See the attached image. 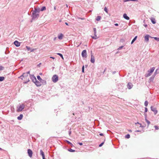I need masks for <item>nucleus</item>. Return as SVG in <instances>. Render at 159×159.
<instances>
[{
    "instance_id": "f257e3e1",
    "label": "nucleus",
    "mask_w": 159,
    "mask_h": 159,
    "mask_svg": "<svg viewBox=\"0 0 159 159\" xmlns=\"http://www.w3.org/2000/svg\"><path fill=\"white\" fill-rule=\"evenodd\" d=\"M40 11V9L39 8H34V10L33 11L31 17L32 19L34 20L37 19L39 17V13Z\"/></svg>"
},
{
    "instance_id": "f03ea898",
    "label": "nucleus",
    "mask_w": 159,
    "mask_h": 159,
    "mask_svg": "<svg viewBox=\"0 0 159 159\" xmlns=\"http://www.w3.org/2000/svg\"><path fill=\"white\" fill-rule=\"evenodd\" d=\"M19 78H20L22 80L24 81H25L24 83L25 84L28 83L30 81L29 75H28L27 73H23V74Z\"/></svg>"
},
{
    "instance_id": "7ed1b4c3",
    "label": "nucleus",
    "mask_w": 159,
    "mask_h": 159,
    "mask_svg": "<svg viewBox=\"0 0 159 159\" xmlns=\"http://www.w3.org/2000/svg\"><path fill=\"white\" fill-rule=\"evenodd\" d=\"M25 107V105L23 104H20L19 106L17 107V111L20 112L22 111Z\"/></svg>"
},
{
    "instance_id": "20e7f679",
    "label": "nucleus",
    "mask_w": 159,
    "mask_h": 159,
    "mask_svg": "<svg viewBox=\"0 0 159 159\" xmlns=\"http://www.w3.org/2000/svg\"><path fill=\"white\" fill-rule=\"evenodd\" d=\"M52 81L54 83L57 82L58 80V77L57 75H54L52 78Z\"/></svg>"
},
{
    "instance_id": "39448f33",
    "label": "nucleus",
    "mask_w": 159,
    "mask_h": 159,
    "mask_svg": "<svg viewBox=\"0 0 159 159\" xmlns=\"http://www.w3.org/2000/svg\"><path fill=\"white\" fill-rule=\"evenodd\" d=\"M154 67H152L151 68L150 70H148V73L146 75V77H148L150 76L151 75L152 73L154 71Z\"/></svg>"
},
{
    "instance_id": "423d86ee",
    "label": "nucleus",
    "mask_w": 159,
    "mask_h": 159,
    "mask_svg": "<svg viewBox=\"0 0 159 159\" xmlns=\"http://www.w3.org/2000/svg\"><path fill=\"white\" fill-rule=\"evenodd\" d=\"M82 56L83 57L86 58L87 57V52L86 50L83 51L81 53Z\"/></svg>"
},
{
    "instance_id": "0eeeda50",
    "label": "nucleus",
    "mask_w": 159,
    "mask_h": 159,
    "mask_svg": "<svg viewBox=\"0 0 159 159\" xmlns=\"http://www.w3.org/2000/svg\"><path fill=\"white\" fill-rule=\"evenodd\" d=\"M91 59L90 61L92 63H94L95 62V58L94 56H93V54L92 53V51L91 52Z\"/></svg>"
},
{
    "instance_id": "6e6552de",
    "label": "nucleus",
    "mask_w": 159,
    "mask_h": 159,
    "mask_svg": "<svg viewBox=\"0 0 159 159\" xmlns=\"http://www.w3.org/2000/svg\"><path fill=\"white\" fill-rule=\"evenodd\" d=\"M151 110L154 112L155 115H156L157 114V109L156 107H153L152 106L151 107Z\"/></svg>"
},
{
    "instance_id": "1a4fd4ad",
    "label": "nucleus",
    "mask_w": 159,
    "mask_h": 159,
    "mask_svg": "<svg viewBox=\"0 0 159 159\" xmlns=\"http://www.w3.org/2000/svg\"><path fill=\"white\" fill-rule=\"evenodd\" d=\"M93 31L94 36H92V37L93 39H96L97 38V37L96 35V28H93Z\"/></svg>"
},
{
    "instance_id": "9d476101",
    "label": "nucleus",
    "mask_w": 159,
    "mask_h": 159,
    "mask_svg": "<svg viewBox=\"0 0 159 159\" xmlns=\"http://www.w3.org/2000/svg\"><path fill=\"white\" fill-rule=\"evenodd\" d=\"M31 79L32 80L33 82H34L37 80L36 77L34 75H30V76Z\"/></svg>"
},
{
    "instance_id": "9b49d317",
    "label": "nucleus",
    "mask_w": 159,
    "mask_h": 159,
    "mask_svg": "<svg viewBox=\"0 0 159 159\" xmlns=\"http://www.w3.org/2000/svg\"><path fill=\"white\" fill-rule=\"evenodd\" d=\"M28 153L29 156L30 157H31L32 156L33 152L30 149H28Z\"/></svg>"
},
{
    "instance_id": "f8f14e48",
    "label": "nucleus",
    "mask_w": 159,
    "mask_h": 159,
    "mask_svg": "<svg viewBox=\"0 0 159 159\" xmlns=\"http://www.w3.org/2000/svg\"><path fill=\"white\" fill-rule=\"evenodd\" d=\"M133 84L131 83H129L127 85V87L129 89H131L133 87Z\"/></svg>"
},
{
    "instance_id": "ddd939ff",
    "label": "nucleus",
    "mask_w": 159,
    "mask_h": 159,
    "mask_svg": "<svg viewBox=\"0 0 159 159\" xmlns=\"http://www.w3.org/2000/svg\"><path fill=\"white\" fill-rule=\"evenodd\" d=\"M149 37H151L149 35H146L144 37V39L145 41L146 42H148L149 41Z\"/></svg>"
},
{
    "instance_id": "4468645a",
    "label": "nucleus",
    "mask_w": 159,
    "mask_h": 159,
    "mask_svg": "<svg viewBox=\"0 0 159 159\" xmlns=\"http://www.w3.org/2000/svg\"><path fill=\"white\" fill-rule=\"evenodd\" d=\"M34 83L37 86H40L41 85L40 82L37 80L36 81H35Z\"/></svg>"
},
{
    "instance_id": "2eb2a0df",
    "label": "nucleus",
    "mask_w": 159,
    "mask_h": 159,
    "mask_svg": "<svg viewBox=\"0 0 159 159\" xmlns=\"http://www.w3.org/2000/svg\"><path fill=\"white\" fill-rule=\"evenodd\" d=\"M14 43L17 47H19L20 45V43L17 41H15L14 42Z\"/></svg>"
},
{
    "instance_id": "dca6fc26",
    "label": "nucleus",
    "mask_w": 159,
    "mask_h": 159,
    "mask_svg": "<svg viewBox=\"0 0 159 159\" xmlns=\"http://www.w3.org/2000/svg\"><path fill=\"white\" fill-rule=\"evenodd\" d=\"M40 155L42 157L43 159H46L45 158V155H44V152H43V151L42 150H40Z\"/></svg>"
},
{
    "instance_id": "f3484780",
    "label": "nucleus",
    "mask_w": 159,
    "mask_h": 159,
    "mask_svg": "<svg viewBox=\"0 0 159 159\" xmlns=\"http://www.w3.org/2000/svg\"><path fill=\"white\" fill-rule=\"evenodd\" d=\"M123 17L127 20H129V17L127 16L126 13H125L123 15Z\"/></svg>"
},
{
    "instance_id": "a211bd4d",
    "label": "nucleus",
    "mask_w": 159,
    "mask_h": 159,
    "mask_svg": "<svg viewBox=\"0 0 159 159\" xmlns=\"http://www.w3.org/2000/svg\"><path fill=\"white\" fill-rule=\"evenodd\" d=\"M26 49L28 51H29V50H30V52H33L34 50V49H31V48L28 47V46H26Z\"/></svg>"
},
{
    "instance_id": "6ab92c4d",
    "label": "nucleus",
    "mask_w": 159,
    "mask_h": 159,
    "mask_svg": "<svg viewBox=\"0 0 159 159\" xmlns=\"http://www.w3.org/2000/svg\"><path fill=\"white\" fill-rule=\"evenodd\" d=\"M23 115L22 114H20L19 116L17 117V119L18 120H21L23 118Z\"/></svg>"
},
{
    "instance_id": "aec40b11",
    "label": "nucleus",
    "mask_w": 159,
    "mask_h": 159,
    "mask_svg": "<svg viewBox=\"0 0 159 159\" xmlns=\"http://www.w3.org/2000/svg\"><path fill=\"white\" fill-rule=\"evenodd\" d=\"M63 35L62 34H61L60 35L58 36V38L60 40H61L62 39Z\"/></svg>"
},
{
    "instance_id": "412c9836",
    "label": "nucleus",
    "mask_w": 159,
    "mask_h": 159,
    "mask_svg": "<svg viewBox=\"0 0 159 159\" xmlns=\"http://www.w3.org/2000/svg\"><path fill=\"white\" fill-rule=\"evenodd\" d=\"M137 36H136L134 39L132 40L131 42V44H132L136 40L137 38Z\"/></svg>"
},
{
    "instance_id": "4be33fe9",
    "label": "nucleus",
    "mask_w": 159,
    "mask_h": 159,
    "mask_svg": "<svg viewBox=\"0 0 159 159\" xmlns=\"http://www.w3.org/2000/svg\"><path fill=\"white\" fill-rule=\"evenodd\" d=\"M151 22H152V23L153 24H155L156 23V21L154 19L152 18L151 19Z\"/></svg>"
},
{
    "instance_id": "5701e85b",
    "label": "nucleus",
    "mask_w": 159,
    "mask_h": 159,
    "mask_svg": "<svg viewBox=\"0 0 159 159\" xmlns=\"http://www.w3.org/2000/svg\"><path fill=\"white\" fill-rule=\"evenodd\" d=\"M46 10V8L45 7L43 6V7L41 8V10H40V11H43L45 10Z\"/></svg>"
},
{
    "instance_id": "b1692460",
    "label": "nucleus",
    "mask_w": 159,
    "mask_h": 159,
    "mask_svg": "<svg viewBox=\"0 0 159 159\" xmlns=\"http://www.w3.org/2000/svg\"><path fill=\"white\" fill-rule=\"evenodd\" d=\"M37 78L38 80H39L40 82H42V79L38 75L37 76Z\"/></svg>"
},
{
    "instance_id": "393cba45",
    "label": "nucleus",
    "mask_w": 159,
    "mask_h": 159,
    "mask_svg": "<svg viewBox=\"0 0 159 159\" xmlns=\"http://www.w3.org/2000/svg\"><path fill=\"white\" fill-rule=\"evenodd\" d=\"M101 18V17L100 16H97L96 20L97 21H99L100 20Z\"/></svg>"
},
{
    "instance_id": "a878e982",
    "label": "nucleus",
    "mask_w": 159,
    "mask_h": 159,
    "mask_svg": "<svg viewBox=\"0 0 159 159\" xmlns=\"http://www.w3.org/2000/svg\"><path fill=\"white\" fill-rule=\"evenodd\" d=\"M57 54L58 55H59V56H60L63 59V55H62L60 53H57Z\"/></svg>"
},
{
    "instance_id": "bb28decb",
    "label": "nucleus",
    "mask_w": 159,
    "mask_h": 159,
    "mask_svg": "<svg viewBox=\"0 0 159 159\" xmlns=\"http://www.w3.org/2000/svg\"><path fill=\"white\" fill-rule=\"evenodd\" d=\"M4 77H0V81H2L4 80Z\"/></svg>"
},
{
    "instance_id": "cd10ccee",
    "label": "nucleus",
    "mask_w": 159,
    "mask_h": 159,
    "mask_svg": "<svg viewBox=\"0 0 159 159\" xmlns=\"http://www.w3.org/2000/svg\"><path fill=\"white\" fill-rule=\"evenodd\" d=\"M130 137V135L129 134H127L125 136V138L129 139Z\"/></svg>"
},
{
    "instance_id": "c85d7f7f",
    "label": "nucleus",
    "mask_w": 159,
    "mask_h": 159,
    "mask_svg": "<svg viewBox=\"0 0 159 159\" xmlns=\"http://www.w3.org/2000/svg\"><path fill=\"white\" fill-rule=\"evenodd\" d=\"M145 120H146V122L148 124V125H149L150 124V122L149 120H147L146 117H145Z\"/></svg>"
},
{
    "instance_id": "c756f323",
    "label": "nucleus",
    "mask_w": 159,
    "mask_h": 159,
    "mask_svg": "<svg viewBox=\"0 0 159 159\" xmlns=\"http://www.w3.org/2000/svg\"><path fill=\"white\" fill-rule=\"evenodd\" d=\"M148 104V102L147 101H145L144 103V105L145 106L147 107V106Z\"/></svg>"
},
{
    "instance_id": "7c9ffc66",
    "label": "nucleus",
    "mask_w": 159,
    "mask_h": 159,
    "mask_svg": "<svg viewBox=\"0 0 159 159\" xmlns=\"http://www.w3.org/2000/svg\"><path fill=\"white\" fill-rule=\"evenodd\" d=\"M40 83L42 82V83L44 84H46V82L45 80H42V82H40Z\"/></svg>"
},
{
    "instance_id": "2f4dec72",
    "label": "nucleus",
    "mask_w": 159,
    "mask_h": 159,
    "mask_svg": "<svg viewBox=\"0 0 159 159\" xmlns=\"http://www.w3.org/2000/svg\"><path fill=\"white\" fill-rule=\"evenodd\" d=\"M104 11L107 12V13H108V10L107 8L106 7H105L104 8Z\"/></svg>"
},
{
    "instance_id": "473e14b6",
    "label": "nucleus",
    "mask_w": 159,
    "mask_h": 159,
    "mask_svg": "<svg viewBox=\"0 0 159 159\" xmlns=\"http://www.w3.org/2000/svg\"><path fill=\"white\" fill-rule=\"evenodd\" d=\"M154 76H152V77H151L150 78V81L153 80V79H154Z\"/></svg>"
},
{
    "instance_id": "72a5a7b5",
    "label": "nucleus",
    "mask_w": 159,
    "mask_h": 159,
    "mask_svg": "<svg viewBox=\"0 0 159 159\" xmlns=\"http://www.w3.org/2000/svg\"><path fill=\"white\" fill-rule=\"evenodd\" d=\"M4 67L0 65V70H3Z\"/></svg>"
},
{
    "instance_id": "f704fd0d",
    "label": "nucleus",
    "mask_w": 159,
    "mask_h": 159,
    "mask_svg": "<svg viewBox=\"0 0 159 159\" xmlns=\"http://www.w3.org/2000/svg\"><path fill=\"white\" fill-rule=\"evenodd\" d=\"M68 150L69 151H70V152H73L75 151V150H73L71 149H70L69 150Z\"/></svg>"
},
{
    "instance_id": "c9c22d12",
    "label": "nucleus",
    "mask_w": 159,
    "mask_h": 159,
    "mask_svg": "<svg viewBox=\"0 0 159 159\" xmlns=\"http://www.w3.org/2000/svg\"><path fill=\"white\" fill-rule=\"evenodd\" d=\"M66 142L68 144H69L70 145H72V143H71L70 142H69V141H68V140H66Z\"/></svg>"
},
{
    "instance_id": "e433bc0d",
    "label": "nucleus",
    "mask_w": 159,
    "mask_h": 159,
    "mask_svg": "<svg viewBox=\"0 0 159 159\" xmlns=\"http://www.w3.org/2000/svg\"><path fill=\"white\" fill-rule=\"evenodd\" d=\"M104 143V142H103L101 143L99 146V147H102Z\"/></svg>"
},
{
    "instance_id": "4c0bfd02",
    "label": "nucleus",
    "mask_w": 159,
    "mask_h": 159,
    "mask_svg": "<svg viewBox=\"0 0 159 159\" xmlns=\"http://www.w3.org/2000/svg\"><path fill=\"white\" fill-rule=\"evenodd\" d=\"M123 46H120V47L118 48V50H120V49H122L123 47Z\"/></svg>"
},
{
    "instance_id": "58836bf2",
    "label": "nucleus",
    "mask_w": 159,
    "mask_h": 159,
    "mask_svg": "<svg viewBox=\"0 0 159 159\" xmlns=\"http://www.w3.org/2000/svg\"><path fill=\"white\" fill-rule=\"evenodd\" d=\"M82 72H84V66H83L82 67Z\"/></svg>"
},
{
    "instance_id": "ea45409f",
    "label": "nucleus",
    "mask_w": 159,
    "mask_h": 159,
    "mask_svg": "<svg viewBox=\"0 0 159 159\" xmlns=\"http://www.w3.org/2000/svg\"><path fill=\"white\" fill-rule=\"evenodd\" d=\"M154 39L156 40H157L158 41H159V38L157 37H154Z\"/></svg>"
},
{
    "instance_id": "a19ab883",
    "label": "nucleus",
    "mask_w": 159,
    "mask_h": 159,
    "mask_svg": "<svg viewBox=\"0 0 159 159\" xmlns=\"http://www.w3.org/2000/svg\"><path fill=\"white\" fill-rule=\"evenodd\" d=\"M154 127L156 130H158L159 129L158 127L157 126H154Z\"/></svg>"
},
{
    "instance_id": "79ce46f5",
    "label": "nucleus",
    "mask_w": 159,
    "mask_h": 159,
    "mask_svg": "<svg viewBox=\"0 0 159 159\" xmlns=\"http://www.w3.org/2000/svg\"><path fill=\"white\" fill-rule=\"evenodd\" d=\"M157 70H156L154 74V75L153 76H155V75H156V74H157Z\"/></svg>"
},
{
    "instance_id": "37998d69",
    "label": "nucleus",
    "mask_w": 159,
    "mask_h": 159,
    "mask_svg": "<svg viewBox=\"0 0 159 159\" xmlns=\"http://www.w3.org/2000/svg\"><path fill=\"white\" fill-rule=\"evenodd\" d=\"M148 111V109L147 107L145 108V112H147Z\"/></svg>"
},
{
    "instance_id": "c03bdc74",
    "label": "nucleus",
    "mask_w": 159,
    "mask_h": 159,
    "mask_svg": "<svg viewBox=\"0 0 159 159\" xmlns=\"http://www.w3.org/2000/svg\"><path fill=\"white\" fill-rule=\"evenodd\" d=\"M123 1L124 2H125L130 1V0H123Z\"/></svg>"
},
{
    "instance_id": "a18cd8bd",
    "label": "nucleus",
    "mask_w": 159,
    "mask_h": 159,
    "mask_svg": "<svg viewBox=\"0 0 159 159\" xmlns=\"http://www.w3.org/2000/svg\"><path fill=\"white\" fill-rule=\"evenodd\" d=\"M78 143L80 145H83V143Z\"/></svg>"
},
{
    "instance_id": "49530a36",
    "label": "nucleus",
    "mask_w": 159,
    "mask_h": 159,
    "mask_svg": "<svg viewBox=\"0 0 159 159\" xmlns=\"http://www.w3.org/2000/svg\"><path fill=\"white\" fill-rule=\"evenodd\" d=\"M30 71H29L26 73H27L28 75H29L28 74H30Z\"/></svg>"
},
{
    "instance_id": "de8ad7c7",
    "label": "nucleus",
    "mask_w": 159,
    "mask_h": 159,
    "mask_svg": "<svg viewBox=\"0 0 159 159\" xmlns=\"http://www.w3.org/2000/svg\"><path fill=\"white\" fill-rule=\"evenodd\" d=\"M99 135L101 136H102L103 135V134L102 133H100L99 134Z\"/></svg>"
},
{
    "instance_id": "09e8293b",
    "label": "nucleus",
    "mask_w": 159,
    "mask_h": 159,
    "mask_svg": "<svg viewBox=\"0 0 159 159\" xmlns=\"http://www.w3.org/2000/svg\"><path fill=\"white\" fill-rule=\"evenodd\" d=\"M71 131H70L69 132V134L70 135L71 134Z\"/></svg>"
},
{
    "instance_id": "8fccbe9b",
    "label": "nucleus",
    "mask_w": 159,
    "mask_h": 159,
    "mask_svg": "<svg viewBox=\"0 0 159 159\" xmlns=\"http://www.w3.org/2000/svg\"><path fill=\"white\" fill-rule=\"evenodd\" d=\"M114 25L116 26H118V24L117 23H116L114 24Z\"/></svg>"
},
{
    "instance_id": "3c124183",
    "label": "nucleus",
    "mask_w": 159,
    "mask_h": 159,
    "mask_svg": "<svg viewBox=\"0 0 159 159\" xmlns=\"http://www.w3.org/2000/svg\"><path fill=\"white\" fill-rule=\"evenodd\" d=\"M116 71H113L112 72V73L113 74H115L116 73Z\"/></svg>"
},
{
    "instance_id": "603ef678",
    "label": "nucleus",
    "mask_w": 159,
    "mask_h": 159,
    "mask_svg": "<svg viewBox=\"0 0 159 159\" xmlns=\"http://www.w3.org/2000/svg\"><path fill=\"white\" fill-rule=\"evenodd\" d=\"M130 1H137V0H130Z\"/></svg>"
},
{
    "instance_id": "864d4df0",
    "label": "nucleus",
    "mask_w": 159,
    "mask_h": 159,
    "mask_svg": "<svg viewBox=\"0 0 159 159\" xmlns=\"http://www.w3.org/2000/svg\"><path fill=\"white\" fill-rule=\"evenodd\" d=\"M136 132H141V131L140 130H137L136 131Z\"/></svg>"
},
{
    "instance_id": "5fc2aeb1",
    "label": "nucleus",
    "mask_w": 159,
    "mask_h": 159,
    "mask_svg": "<svg viewBox=\"0 0 159 159\" xmlns=\"http://www.w3.org/2000/svg\"><path fill=\"white\" fill-rule=\"evenodd\" d=\"M50 58H52L53 59H55V58L54 57H50Z\"/></svg>"
},
{
    "instance_id": "6e6d98bb",
    "label": "nucleus",
    "mask_w": 159,
    "mask_h": 159,
    "mask_svg": "<svg viewBox=\"0 0 159 159\" xmlns=\"http://www.w3.org/2000/svg\"><path fill=\"white\" fill-rule=\"evenodd\" d=\"M65 24L66 25H68V24L67 22H65Z\"/></svg>"
},
{
    "instance_id": "4d7b16f0",
    "label": "nucleus",
    "mask_w": 159,
    "mask_h": 159,
    "mask_svg": "<svg viewBox=\"0 0 159 159\" xmlns=\"http://www.w3.org/2000/svg\"><path fill=\"white\" fill-rule=\"evenodd\" d=\"M144 26H145V27H147V25H144Z\"/></svg>"
},
{
    "instance_id": "13d9d810",
    "label": "nucleus",
    "mask_w": 159,
    "mask_h": 159,
    "mask_svg": "<svg viewBox=\"0 0 159 159\" xmlns=\"http://www.w3.org/2000/svg\"><path fill=\"white\" fill-rule=\"evenodd\" d=\"M140 124V125H141V124H139L138 122H137V123H135V124Z\"/></svg>"
},
{
    "instance_id": "bf43d9fd",
    "label": "nucleus",
    "mask_w": 159,
    "mask_h": 159,
    "mask_svg": "<svg viewBox=\"0 0 159 159\" xmlns=\"http://www.w3.org/2000/svg\"><path fill=\"white\" fill-rule=\"evenodd\" d=\"M56 38H57L56 37L54 38V40H55L56 39Z\"/></svg>"
},
{
    "instance_id": "052dcab7",
    "label": "nucleus",
    "mask_w": 159,
    "mask_h": 159,
    "mask_svg": "<svg viewBox=\"0 0 159 159\" xmlns=\"http://www.w3.org/2000/svg\"><path fill=\"white\" fill-rule=\"evenodd\" d=\"M129 132H132V130H129Z\"/></svg>"
},
{
    "instance_id": "680f3d73",
    "label": "nucleus",
    "mask_w": 159,
    "mask_h": 159,
    "mask_svg": "<svg viewBox=\"0 0 159 159\" xmlns=\"http://www.w3.org/2000/svg\"><path fill=\"white\" fill-rule=\"evenodd\" d=\"M2 150V149L0 148V150Z\"/></svg>"
},
{
    "instance_id": "e2e57ef3",
    "label": "nucleus",
    "mask_w": 159,
    "mask_h": 159,
    "mask_svg": "<svg viewBox=\"0 0 159 159\" xmlns=\"http://www.w3.org/2000/svg\"><path fill=\"white\" fill-rule=\"evenodd\" d=\"M56 7H54V10H56Z\"/></svg>"
},
{
    "instance_id": "0e129e2a",
    "label": "nucleus",
    "mask_w": 159,
    "mask_h": 159,
    "mask_svg": "<svg viewBox=\"0 0 159 159\" xmlns=\"http://www.w3.org/2000/svg\"><path fill=\"white\" fill-rule=\"evenodd\" d=\"M66 7H68V5H67V4H66Z\"/></svg>"
},
{
    "instance_id": "69168bd1",
    "label": "nucleus",
    "mask_w": 159,
    "mask_h": 159,
    "mask_svg": "<svg viewBox=\"0 0 159 159\" xmlns=\"http://www.w3.org/2000/svg\"><path fill=\"white\" fill-rule=\"evenodd\" d=\"M70 145L71 146H73V145Z\"/></svg>"
}]
</instances>
